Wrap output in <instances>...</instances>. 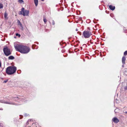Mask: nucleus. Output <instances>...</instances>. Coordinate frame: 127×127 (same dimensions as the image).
<instances>
[{"instance_id":"nucleus-2","label":"nucleus","mask_w":127,"mask_h":127,"mask_svg":"<svg viewBox=\"0 0 127 127\" xmlns=\"http://www.w3.org/2000/svg\"><path fill=\"white\" fill-rule=\"evenodd\" d=\"M17 70L16 67L14 66L8 67L6 70V73L9 75H11L15 73Z\"/></svg>"},{"instance_id":"nucleus-10","label":"nucleus","mask_w":127,"mask_h":127,"mask_svg":"<svg viewBox=\"0 0 127 127\" xmlns=\"http://www.w3.org/2000/svg\"><path fill=\"white\" fill-rule=\"evenodd\" d=\"M34 2L35 6H37L38 4V0H34Z\"/></svg>"},{"instance_id":"nucleus-29","label":"nucleus","mask_w":127,"mask_h":127,"mask_svg":"<svg viewBox=\"0 0 127 127\" xmlns=\"http://www.w3.org/2000/svg\"><path fill=\"white\" fill-rule=\"evenodd\" d=\"M0 110H2V109H0Z\"/></svg>"},{"instance_id":"nucleus-7","label":"nucleus","mask_w":127,"mask_h":127,"mask_svg":"<svg viewBox=\"0 0 127 127\" xmlns=\"http://www.w3.org/2000/svg\"><path fill=\"white\" fill-rule=\"evenodd\" d=\"M112 121L115 123H118L119 122V120L116 117H114L112 119Z\"/></svg>"},{"instance_id":"nucleus-19","label":"nucleus","mask_w":127,"mask_h":127,"mask_svg":"<svg viewBox=\"0 0 127 127\" xmlns=\"http://www.w3.org/2000/svg\"><path fill=\"white\" fill-rule=\"evenodd\" d=\"M16 36H18L19 37H20V35L18 33H16Z\"/></svg>"},{"instance_id":"nucleus-26","label":"nucleus","mask_w":127,"mask_h":127,"mask_svg":"<svg viewBox=\"0 0 127 127\" xmlns=\"http://www.w3.org/2000/svg\"><path fill=\"white\" fill-rule=\"evenodd\" d=\"M125 113H126L127 114V111L125 112Z\"/></svg>"},{"instance_id":"nucleus-30","label":"nucleus","mask_w":127,"mask_h":127,"mask_svg":"<svg viewBox=\"0 0 127 127\" xmlns=\"http://www.w3.org/2000/svg\"><path fill=\"white\" fill-rule=\"evenodd\" d=\"M28 121H27V123H28Z\"/></svg>"},{"instance_id":"nucleus-12","label":"nucleus","mask_w":127,"mask_h":127,"mask_svg":"<svg viewBox=\"0 0 127 127\" xmlns=\"http://www.w3.org/2000/svg\"><path fill=\"white\" fill-rule=\"evenodd\" d=\"M8 15L7 13L6 12H5L4 14V17L5 19H7V16Z\"/></svg>"},{"instance_id":"nucleus-28","label":"nucleus","mask_w":127,"mask_h":127,"mask_svg":"<svg viewBox=\"0 0 127 127\" xmlns=\"http://www.w3.org/2000/svg\"><path fill=\"white\" fill-rule=\"evenodd\" d=\"M124 65H123H123H122V66H123V67H124Z\"/></svg>"},{"instance_id":"nucleus-18","label":"nucleus","mask_w":127,"mask_h":127,"mask_svg":"<svg viewBox=\"0 0 127 127\" xmlns=\"http://www.w3.org/2000/svg\"><path fill=\"white\" fill-rule=\"evenodd\" d=\"M124 55H127V51H126L124 52Z\"/></svg>"},{"instance_id":"nucleus-17","label":"nucleus","mask_w":127,"mask_h":127,"mask_svg":"<svg viewBox=\"0 0 127 127\" xmlns=\"http://www.w3.org/2000/svg\"><path fill=\"white\" fill-rule=\"evenodd\" d=\"M3 124L2 123H0V127H3Z\"/></svg>"},{"instance_id":"nucleus-5","label":"nucleus","mask_w":127,"mask_h":127,"mask_svg":"<svg viewBox=\"0 0 127 127\" xmlns=\"http://www.w3.org/2000/svg\"><path fill=\"white\" fill-rule=\"evenodd\" d=\"M91 32L87 31H85L83 33V35L85 38H88L92 35Z\"/></svg>"},{"instance_id":"nucleus-21","label":"nucleus","mask_w":127,"mask_h":127,"mask_svg":"<svg viewBox=\"0 0 127 127\" xmlns=\"http://www.w3.org/2000/svg\"><path fill=\"white\" fill-rule=\"evenodd\" d=\"M7 81H8V80H4L3 81V83H6L7 82Z\"/></svg>"},{"instance_id":"nucleus-3","label":"nucleus","mask_w":127,"mask_h":127,"mask_svg":"<svg viewBox=\"0 0 127 127\" xmlns=\"http://www.w3.org/2000/svg\"><path fill=\"white\" fill-rule=\"evenodd\" d=\"M29 11L28 10H25L24 8H22L21 11H19V14L20 15H23L24 16H28Z\"/></svg>"},{"instance_id":"nucleus-25","label":"nucleus","mask_w":127,"mask_h":127,"mask_svg":"<svg viewBox=\"0 0 127 127\" xmlns=\"http://www.w3.org/2000/svg\"><path fill=\"white\" fill-rule=\"evenodd\" d=\"M76 31H78L77 29H76Z\"/></svg>"},{"instance_id":"nucleus-15","label":"nucleus","mask_w":127,"mask_h":127,"mask_svg":"<svg viewBox=\"0 0 127 127\" xmlns=\"http://www.w3.org/2000/svg\"><path fill=\"white\" fill-rule=\"evenodd\" d=\"M3 7V5L1 3H0V9L2 8Z\"/></svg>"},{"instance_id":"nucleus-1","label":"nucleus","mask_w":127,"mask_h":127,"mask_svg":"<svg viewBox=\"0 0 127 127\" xmlns=\"http://www.w3.org/2000/svg\"><path fill=\"white\" fill-rule=\"evenodd\" d=\"M14 47L16 51L24 54L27 53L30 50L29 47L22 45L15 44Z\"/></svg>"},{"instance_id":"nucleus-27","label":"nucleus","mask_w":127,"mask_h":127,"mask_svg":"<svg viewBox=\"0 0 127 127\" xmlns=\"http://www.w3.org/2000/svg\"><path fill=\"white\" fill-rule=\"evenodd\" d=\"M116 109H115V112H116Z\"/></svg>"},{"instance_id":"nucleus-14","label":"nucleus","mask_w":127,"mask_h":127,"mask_svg":"<svg viewBox=\"0 0 127 127\" xmlns=\"http://www.w3.org/2000/svg\"><path fill=\"white\" fill-rule=\"evenodd\" d=\"M18 2L20 3H22L24 1L23 0H18Z\"/></svg>"},{"instance_id":"nucleus-22","label":"nucleus","mask_w":127,"mask_h":127,"mask_svg":"<svg viewBox=\"0 0 127 127\" xmlns=\"http://www.w3.org/2000/svg\"><path fill=\"white\" fill-rule=\"evenodd\" d=\"M1 61H0V68L1 67Z\"/></svg>"},{"instance_id":"nucleus-6","label":"nucleus","mask_w":127,"mask_h":127,"mask_svg":"<svg viewBox=\"0 0 127 127\" xmlns=\"http://www.w3.org/2000/svg\"><path fill=\"white\" fill-rule=\"evenodd\" d=\"M0 102L5 104H9L15 105V104L14 102H9L8 101H5L3 100H0Z\"/></svg>"},{"instance_id":"nucleus-20","label":"nucleus","mask_w":127,"mask_h":127,"mask_svg":"<svg viewBox=\"0 0 127 127\" xmlns=\"http://www.w3.org/2000/svg\"><path fill=\"white\" fill-rule=\"evenodd\" d=\"M52 24L53 25H54L55 24V22L54 21V20H53V21H52Z\"/></svg>"},{"instance_id":"nucleus-24","label":"nucleus","mask_w":127,"mask_h":127,"mask_svg":"<svg viewBox=\"0 0 127 127\" xmlns=\"http://www.w3.org/2000/svg\"><path fill=\"white\" fill-rule=\"evenodd\" d=\"M25 116H28V115H27V114H25Z\"/></svg>"},{"instance_id":"nucleus-13","label":"nucleus","mask_w":127,"mask_h":127,"mask_svg":"<svg viewBox=\"0 0 127 127\" xmlns=\"http://www.w3.org/2000/svg\"><path fill=\"white\" fill-rule=\"evenodd\" d=\"M17 22H18V24L21 27H23L22 25V24L21 23L20 21L19 20H18Z\"/></svg>"},{"instance_id":"nucleus-8","label":"nucleus","mask_w":127,"mask_h":127,"mask_svg":"<svg viewBox=\"0 0 127 127\" xmlns=\"http://www.w3.org/2000/svg\"><path fill=\"white\" fill-rule=\"evenodd\" d=\"M126 57L125 56H123L122 58V62L123 64L124 65L125 64V61L126 60Z\"/></svg>"},{"instance_id":"nucleus-23","label":"nucleus","mask_w":127,"mask_h":127,"mask_svg":"<svg viewBox=\"0 0 127 127\" xmlns=\"http://www.w3.org/2000/svg\"><path fill=\"white\" fill-rule=\"evenodd\" d=\"M125 89L126 90H127V87H126L125 88Z\"/></svg>"},{"instance_id":"nucleus-4","label":"nucleus","mask_w":127,"mask_h":127,"mask_svg":"<svg viewBox=\"0 0 127 127\" xmlns=\"http://www.w3.org/2000/svg\"><path fill=\"white\" fill-rule=\"evenodd\" d=\"M3 51L4 54L6 56H8L11 54L10 49L7 47H4L3 49Z\"/></svg>"},{"instance_id":"nucleus-11","label":"nucleus","mask_w":127,"mask_h":127,"mask_svg":"<svg viewBox=\"0 0 127 127\" xmlns=\"http://www.w3.org/2000/svg\"><path fill=\"white\" fill-rule=\"evenodd\" d=\"M14 58V57L13 56H10L8 58V59L9 60H13Z\"/></svg>"},{"instance_id":"nucleus-9","label":"nucleus","mask_w":127,"mask_h":127,"mask_svg":"<svg viewBox=\"0 0 127 127\" xmlns=\"http://www.w3.org/2000/svg\"><path fill=\"white\" fill-rule=\"evenodd\" d=\"M109 8L112 10H114L115 8V7L114 6H113L112 5H110L109 6Z\"/></svg>"},{"instance_id":"nucleus-16","label":"nucleus","mask_w":127,"mask_h":127,"mask_svg":"<svg viewBox=\"0 0 127 127\" xmlns=\"http://www.w3.org/2000/svg\"><path fill=\"white\" fill-rule=\"evenodd\" d=\"M43 21H44L45 23V24L47 22V20L46 19V18H43Z\"/></svg>"}]
</instances>
